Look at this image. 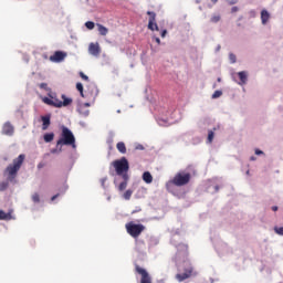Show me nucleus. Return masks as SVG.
I'll use <instances>...</instances> for the list:
<instances>
[{
	"label": "nucleus",
	"instance_id": "obj_1",
	"mask_svg": "<svg viewBox=\"0 0 283 283\" xmlns=\"http://www.w3.org/2000/svg\"><path fill=\"white\" fill-rule=\"evenodd\" d=\"M113 167L116 171L114 185L118 191H125L129 182V161L127 160V158L122 157L119 160H115L113 163Z\"/></svg>",
	"mask_w": 283,
	"mask_h": 283
},
{
	"label": "nucleus",
	"instance_id": "obj_2",
	"mask_svg": "<svg viewBox=\"0 0 283 283\" xmlns=\"http://www.w3.org/2000/svg\"><path fill=\"white\" fill-rule=\"evenodd\" d=\"M72 147L74 151H76V137H74V133L71 132L66 126H62V133L56 142V147Z\"/></svg>",
	"mask_w": 283,
	"mask_h": 283
},
{
	"label": "nucleus",
	"instance_id": "obj_3",
	"mask_svg": "<svg viewBox=\"0 0 283 283\" xmlns=\"http://www.w3.org/2000/svg\"><path fill=\"white\" fill-rule=\"evenodd\" d=\"M23 160H25V155H19L13 159V163L4 169V176L9 182H14V178H17V174H19L21 169Z\"/></svg>",
	"mask_w": 283,
	"mask_h": 283
},
{
	"label": "nucleus",
	"instance_id": "obj_4",
	"mask_svg": "<svg viewBox=\"0 0 283 283\" xmlns=\"http://www.w3.org/2000/svg\"><path fill=\"white\" fill-rule=\"evenodd\" d=\"M191 180V174L185 172V171H179L175 175V177L169 180L166 184V189L168 191H171V187H185V185H189V181Z\"/></svg>",
	"mask_w": 283,
	"mask_h": 283
},
{
	"label": "nucleus",
	"instance_id": "obj_5",
	"mask_svg": "<svg viewBox=\"0 0 283 283\" xmlns=\"http://www.w3.org/2000/svg\"><path fill=\"white\" fill-rule=\"evenodd\" d=\"M62 99L56 98L54 93H49V97L42 98L45 105H51L52 107H67V105H72V98L66 97L65 94H62Z\"/></svg>",
	"mask_w": 283,
	"mask_h": 283
},
{
	"label": "nucleus",
	"instance_id": "obj_6",
	"mask_svg": "<svg viewBox=\"0 0 283 283\" xmlns=\"http://www.w3.org/2000/svg\"><path fill=\"white\" fill-rule=\"evenodd\" d=\"M157 123L160 127H167L169 125H174V123H178V119H176V112L169 113L163 108L157 117Z\"/></svg>",
	"mask_w": 283,
	"mask_h": 283
},
{
	"label": "nucleus",
	"instance_id": "obj_7",
	"mask_svg": "<svg viewBox=\"0 0 283 283\" xmlns=\"http://www.w3.org/2000/svg\"><path fill=\"white\" fill-rule=\"evenodd\" d=\"M126 231L128 234L132 235V238H138L140 233L145 231V226L142 223H134V221H130L126 223Z\"/></svg>",
	"mask_w": 283,
	"mask_h": 283
},
{
	"label": "nucleus",
	"instance_id": "obj_8",
	"mask_svg": "<svg viewBox=\"0 0 283 283\" xmlns=\"http://www.w3.org/2000/svg\"><path fill=\"white\" fill-rule=\"evenodd\" d=\"M147 14H149V20H148V30H151V32L156 31L158 32V23H156V12L148 11Z\"/></svg>",
	"mask_w": 283,
	"mask_h": 283
},
{
	"label": "nucleus",
	"instance_id": "obj_9",
	"mask_svg": "<svg viewBox=\"0 0 283 283\" xmlns=\"http://www.w3.org/2000/svg\"><path fill=\"white\" fill-rule=\"evenodd\" d=\"M66 56H67V53L63 51H56L53 55L50 56V61L52 63H63Z\"/></svg>",
	"mask_w": 283,
	"mask_h": 283
},
{
	"label": "nucleus",
	"instance_id": "obj_10",
	"mask_svg": "<svg viewBox=\"0 0 283 283\" xmlns=\"http://www.w3.org/2000/svg\"><path fill=\"white\" fill-rule=\"evenodd\" d=\"M137 273H139V275H142V281L140 283H151V276H149V273L147 272V270L137 266L136 268Z\"/></svg>",
	"mask_w": 283,
	"mask_h": 283
},
{
	"label": "nucleus",
	"instance_id": "obj_11",
	"mask_svg": "<svg viewBox=\"0 0 283 283\" xmlns=\"http://www.w3.org/2000/svg\"><path fill=\"white\" fill-rule=\"evenodd\" d=\"M191 273H193V268L189 265L188 269L185 270V273L176 275V280H178V282H185V280H189Z\"/></svg>",
	"mask_w": 283,
	"mask_h": 283
},
{
	"label": "nucleus",
	"instance_id": "obj_12",
	"mask_svg": "<svg viewBox=\"0 0 283 283\" xmlns=\"http://www.w3.org/2000/svg\"><path fill=\"white\" fill-rule=\"evenodd\" d=\"M88 54L92 56H99L101 55V46L98 43H91L88 45Z\"/></svg>",
	"mask_w": 283,
	"mask_h": 283
},
{
	"label": "nucleus",
	"instance_id": "obj_13",
	"mask_svg": "<svg viewBox=\"0 0 283 283\" xmlns=\"http://www.w3.org/2000/svg\"><path fill=\"white\" fill-rule=\"evenodd\" d=\"M216 251L220 255H224L226 253H229V247L224 242H219L214 245Z\"/></svg>",
	"mask_w": 283,
	"mask_h": 283
},
{
	"label": "nucleus",
	"instance_id": "obj_14",
	"mask_svg": "<svg viewBox=\"0 0 283 283\" xmlns=\"http://www.w3.org/2000/svg\"><path fill=\"white\" fill-rule=\"evenodd\" d=\"M2 134L4 136H12V134H14V126H12L10 122L4 123L2 126Z\"/></svg>",
	"mask_w": 283,
	"mask_h": 283
},
{
	"label": "nucleus",
	"instance_id": "obj_15",
	"mask_svg": "<svg viewBox=\"0 0 283 283\" xmlns=\"http://www.w3.org/2000/svg\"><path fill=\"white\" fill-rule=\"evenodd\" d=\"M238 76L240 81L238 82V85H247V82L249 81V75L245 71H241L238 73Z\"/></svg>",
	"mask_w": 283,
	"mask_h": 283
},
{
	"label": "nucleus",
	"instance_id": "obj_16",
	"mask_svg": "<svg viewBox=\"0 0 283 283\" xmlns=\"http://www.w3.org/2000/svg\"><path fill=\"white\" fill-rule=\"evenodd\" d=\"M269 19H271V13L266 11V9H263L261 11V23L262 25H266L269 23Z\"/></svg>",
	"mask_w": 283,
	"mask_h": 283
},
{
	"label": "nucleus",
	"instance_id": "obj_17",
	"mask_svg": "<svg viewBox=\"0 0 283 283\" xmlns=\"http://www.w3.org/2000/svg\"><path fill=\"white\" fill-rule=\"evenodd\" d=\"M76 112L82 118H87V116H90V111L88 108H85V106L77 105Z\"/></svg>",
	"mask_w": 283,
	"mask_h": 283
},
{
	"label": "nucleus",
	"instance_id": "obj_18",
	"mask_svg": "<svg viewBox=\"0 0 283 283\" xmlns=\"http://www.w3.org/2000/svg\"><path fill=\"white\" fill-rule=\"evenodd\" d=\"M143 180L144 182H146V185H151V182H154V177L151 176V172L145 171L143 174Z\"/></svg>",
	"mask_w": 283,
	"mask_h": 283
},
{
	"label": "nucleus",
	"instance_id": "obj_19",
	"mask_svg": "<svg viewBox=\"0 0 283 283\" xmlns=\"http://www.w3.org/2000/svg\"><path fill=\"white\" fill-rule=\"evenodd\" d=\"M42 129L45 130L48 127H50V115L42 116Z\"/></svg>",
	"mask_w": 283,
	"mask_h": 283
},
{
	"label": "nucleus",
	"instance_id": "obj_20",
	"mask_svg": "<svg viewBox=\"0 0 283 283\" xmlns=\"http://www.w3.org/2000/svg\"><path fill=\"white\" fill-rule=\"evenodd\" d=\"M97 30L102 36H107V32H109V30L103 24H97Z\"/></svg>",
	"mask_w": 283,
	"mask_h": 283
},
{
	"label": "nucleus",
	"instance_id": "obj_21",
	"mask_svg": "<svg viewBox=\"0 0 283 283\" xmlns=\"http://www.w3.org/2000/svg\"><path fill=\"white\" fill-rule=\"evenodd\" d=\"M0 220H12V213L0 210Z\"/></svg>",
	"mask_w": 283,
	"mask_h": 283
},
{
	"label": "nucleus",
	"instance_id": "obj_22",
	"mask_svg": "<svg viewBox=\"0 0 283 283\" xmlns=\"http://www.w3.org/2000/svg\"><path fill=\"white\" fill-rule=\"evenodd\" d=\"M117 150L119 151V154H127V147L125 146V143H117Z\"/></svg>",
	"mask_w": 283,
	"mask_h": 283
},
{
	"label": "nucleus",
	"instance_id": "obj_23",
	"mask_svg": "<svg viewBox=\"0 0 283 283\" xmlns=\"http://www.w3.org/2000/svg\"><path fill=\"white\" fill-rule=\"evenodd\" d=\"M177 247V251H178V255H180V253H187V244H178Z\"/></svg>",
	"mask_w": 283,
	"mask_h": 283
},
{
	"label": "nucleus",
	"instance_id": "obj_24",
	"mask_svg": "<svg viewBox=\"0 0 283 283\" xmlns=\"http://www.w3.org/2000/svg\"><path fill=\"white\" fill-rule=\"evenodd\" d=\"M52 140H54V133H48L44 135L45 143H52Z\"/></svg>",
	"mask_w": 283,
	"mask_h": 283
},
{
	"label": "nucleus",
	"instance_id": "obj_25",
	"mask_svg": "<svg viewBox=\"0 0 283 283\" xmlns=\"http://www.w3.org/2000/svg\"><path fill=\"white\" fill-rule=\"evenodd\" d=\"M132 193H134L133 190L128 189L123 193L124 200H130L132 199Z\"/></svg>",
	"mask_w": 283,
	"mask_h": 283
},
{
	"label": "nucleus",
	"instance_id": "obj_26",
	"mask_svg": "<svg viewBox=\"0 0 283 283\" xmlns=\"http://www.w3.org/2000/svg\"><path fill=\"white\" fill-rule=\"evenodd\" d=\"M76 90L77 92H80L82 97H85V95L83 94V84L81 82L76 83Z\"/></svg>",
	"mask_w": 283,
	"mask_h": 283
},
{
	"label": "nucleus",
	"instance_id": "obj_27",
	"mask_svg": "<svg viewBox=\"0 0 283 283\" xmlns=\"http://www.w3.org/2000/svg\"><path fill=\"white\" fill-rule=\"evenodd\" d=\"M40 90H45V92H52V90L50 87H48V83H41L39 85Z\"/></svg>",
	"mask_w": 283,
	"mask_h": 283
},
{
	"label": "nucleus",
	"instance_id": "obj_28",
	"mask_svg": "<svg viewBox=\"0 0 283 283\" xmlns=\"http://www.w3.org/2000/svg\"><path fill=\"white\" fill-rule=\"evenodd\" d=\"M85 28H87V30H94L95 23L92 21H87L85 22Z\"/></svg>",
	"mask_w": 283,
	"mask_h": 283
},
{
	"label": "nucleus",
	"instance_id": "obj_29",
	"mask_svg": "<svg viewBox=\"0 0 283 283\" xmlns=\"http://www.w3.org/2000/svg\"><path fill=\"white\" fill-rule=\"evenodd\" d=\"M213 136H214L213 130H209V133H208V143L209 144L213 143Z\"/></svg>",
	"mask_w": 283,
	"mask_h": 283
},
{
	"label": "nucleus",
	"instance_id": "obj_30",
	"mask_svg": "<svg viewBox=\"0 0 283 283\" xmlns=\"http://www.w3.org/2000/svg\"><path fill=\"white\" fill-rule=\"evenodd\" d=\"M63 151V146L51 149V154H61Z\"/></svg>",
	"mask_w": 283,
	"mask_h": 283
},
{
	"label": "nucleus",
	"instance_id": "obj_31",
	"mask_svg": "<svg viewBox=\"0 0 283 283\" xmlns=\"http://www.w3.org/2000/svg\"><path fill=\"white\" fill-rule=\"evenodd\" d=\"M8 189V181L0 182V191H6Z\"/></svg>",
	"mask_w": 283,
	"mask_h": 283
},
{
	"label": "nucleus",
	"instance_id": "obj_32",
	"mask_svg": "<svg viewBox=\"0 0 283 283\" xmlns=\"http://www.w3.org/2000/svg\"><path fill=\"white\" fill-rule=\"evenodd\" d=\"M220 96H222V91H216V92L212 94L211 98H220Z\"/></svg>",
	"mask_w": 283,
	"mask_h": 283
},
{
	"label": "nucleus",
	"instance_id": "obj_33",
	"mask_svg": "<svg viewBox=\"0 0 283 283\" xmlns=\"http://www.w3.org/2000/svg\"><path fill=\"white\" fill-rule=\"evenodd\" d=\"M274 231L277 233V235H283V227H275Z\"/></svg>",
	"mask_w": 283,
	"mask_h": 283
},
{
	"label": "nucleus",
	"instance_id": "obj_34",
	"mask_svg": "<svg viewBox=\"0 0 283 283\" xmlns=\"http://www.w3.org/2000/svg\"><path fill=\"white\" fill-rule=\"evenodd\" d=\"M210 21L211 23H218V21H220V15H213Z\"/></svg>",
	"mask_w": 283,
	"mask_h": 283
},
{
	"label": "nucleus",
	"instance_id": "obj_35",
	"mask_svg": "<svg viewBox=\"0 0 283 283\" xmlns=\"http://www.w3.org/2000/svg\"><path fill=\"white\" fill-rule=\"evenodd\" d=\"M229 59H230V63H235V61H237L235 54H233V53L229 54Z\"/></svg>",
	"mask_w": 283,
	"mask_h": 283
},
{
	"label": "nucleus",
	"instance_id": "obj_36",
	"mask_svg": "<svg viewBox=\"0 0 283 283\" xmlns=\"http://www.w3.org/2000/svg\"><path fill=\"white\" fill-rule=\"evenodd\" d=\"M32 200H33V202H40V197H39V193H34L33 196H32Z\"/></svg>",
	"mask_w": 283,
	"mask_h": 283
},
{
	"label": "nucleus",
	"instance_id": "obj_37",
	"mask_svg": "<svg viewBox=\"0 0 283 283\" xmlns=\"http://www.w3.org/2000/svg\"><path fill=\"white\" fill-rule=\"evenodd\" d=\"M80 76L81 78H83V81H90V77L87 75H85V73L80 72Z\"/></svg>",
	"mask_w": 283,
	"mask_h": 283
},
{
	"label": "nucleus",
	"instance_id": "obj_38",
	"mask_svg": "<svg viewBox=\"0 0 283 283\" xmlns=\"http://www.w3.org/2000/svg\"><path fill=\"white\" fill-rule=\"evenodd\" d=\"M254 153H255L256 156H264V151H262V150H260L258 148L255 149Z\"/></svg>",
	"mask_w": 283,
	"mask_h": 283
},
{
	"label": "nucleus",
	"instance_id": "obj_39",
	"mask_svg": "<svg viewBox=\"0 0 283 283\" xmlns=\"http://www.w3.org/2000/svg\"><path fill=\"white\" fill-rule=\"evenodd\" d=\"M160 36L163 39H165V36H167V30L166 29L161 30Z\"/></svg>",
	"mask_w": 283,
	"mask_h": 283
},
{
	"label": "nucleus",
	"instance_id": "obj_40",
	"mask_svg": "<svg viewBox=\"0 0 283 283\" xmlns=\"http://www.w3.org/2000/svg\"><path fill=\"white\" fill-rule=\"evenodd\" d=\"M105 182H107V177L101 179L102 187H105Z\"/></svg>",
	"mask_w": 283,
	"mask_h": 283
},
{
	"label": "nucleus",
	"instance_id": "obj_41",
	"mask_svg": "<svg viewBox=\"0 0 283 283\" xmlns=\"http://www.w3.org/2000/svg\"><path fill=\"white\" fill-rule=\"evenodd\" d=\"M80 106H84L86 109H87V107H90V103H84V104H78Z\"/></svg>",
	"mask_w": 283,
	"mask_h": 283
},
{
	"label": "nucleus",
	"instance_id": "obj_42",
	"mask_svg": "<svg viewBox=\"0 0 283 283\" xmlns=\"http://www.w3.org/2000/svg\"><path fill=\"white\" fill-rule=\"evenodd\" d=\"M154 40L156 41V43H157L158 45H160V38H154Z\"/></svg>",
	"mask_w": 283,
	"mask_h": 283
},
{
	"label": "nucleus",
	"instance_id": "obj_43",
	"mask_svg": "<svg viewBox=\"0 0 283 283\" xmlns=\"http://www.w3.org/2000/svg\"><path fill=\"white\" fill-rule=\"evenodd\" d=\"M231 12H238V7H232Z\"/></svg>",
	"mask_w": 283,
	"mask_h": 283
},
{
	"label": "nucleus",
	"instance_id": "obj_44",
	"mask_svg": "<svg viewBox=\"0 0 283 283\" xmlns=\"http://www.w3.org/2000/svg\"><path fill=\"white\" fill-rule=\"evenodd\" d=\"M59 196H60L59 193L55 195V196H53V197L51 198V201L54 202V199H55V198H59Z\"/></svg>",
	"mask_w": 283,
	"mask_h": 283
},
{
	"label": "nucleus",
	"instance_id": "obj_45",
	"mask_svg": "<svg viewBox=\"0 0 283 283\" xmlns=\"http://www.w3.org/2000/svg\"><path fill=\"white\" fill-rule=\"evenodd\" d=\"M94 90H95V94H98V88L96 87V85H93Z\"/></svg>",
	"mask_w": 283,
	"mask_h": 283
},
{
	"label": "nucleus",
	"instance_id": "obj_46",
	"mask_svg": "<svg viewBox=\"0 0 283 283\" xmlns=\"http://www.w3.org/2000/svg\"><path fill=\"white\" fill-rule=\"evenodd\" d=\"M38 169H43V164H39Z\"/></svg>",
	"mask_w": 283,
	"mask_h": 283
},
{
	"label": "nucleus",
	"instance_id": "obj_47",
	"mask_svg": "<svg viewBox=\"0 0 283 283\" xmlns=\"http://www.w3.org/2000/svg\"><path fill=\"white\" fill-rule=\"evenodd\" d=\"M272 211H277V206H273Z\"/></svg>",
	"mask_w": 283,
	"mask_h": 283
},
{
	"label": "nucleus",
	"instance_id": "obj_48",
	"mask_svg": "<svg viewBox=\"0 0 283 283\" xmlns=\"http://www.w3.org/2000/svg\"><path fill=\"white\" fill-rule=\"evenodd\" d=\"M221 49L220 44L217 45L216 52H218Z\"/></svg>",
	"mask_w": 283,
	"mask_h": 283
},
{
	"label": "nucleus",
	"instance_id": "obj_49",
	"mask_svg": "<svg viewBox=\"0 0 283 283\" xmlns=\"http://www.w3.org/2000/svg\"><path fill=\"white\" fill-rule=\"evenodd\" d=\"M250 160L254 161L256 158L254 156L250 157Z\"/></svg>",
	"mask_w": 283,
	"mask_h": 283
},
{
	"label": "nucleus",
	"instance_id": "obj_50",
	"mask_svg": "<svg viewBox=\"0 0 283 283\" xmlns=\"http://www.w3.org/2000/svg\"><path fill=\"white\" fill-rule=\"evenodd\" d=\"M219 187L218 186H214V191H219Z\"/></svg>",
	"mask_w": 283,
	"mask_h": 283
},
{
	"label": "nucleus",
	"instance_id": "obj_51",
	"mask_svg": "<svg viewBox=\"0 0 283 283\" xmlns=\"http://www.w3.org/2000/svg\"><path fill=\"white\" fill-rule=\"evenodd\" d=\"M230 3V6H233V3H237V1H231V2H229Z\"/></svg>",
	"mask_w": 283,
	"mask_h": 283
},
{
	"label": "nucleus",
	"instance_id": "obj_52",
	"mask_svg": "<svg viewBox=\"0 0 283 283\" xmlns=\"http://www.w3.org/2000/svg\"><path fill=\"white\" fill-rule=\"evenodd\" d=\"M212 1V3H218V0H211Z\"/></svg>",
	"mask_w": 283,
	"mask_h": 283
},
{
	"label": "nucleus",
	"instance_id": "obj_53",
	"mask_svg": "<svg viewBox=\"0 0 283 283\" xmlns=\"http://www.w3.org/2000/svg\"><path fill=\"white\" fill-rule=\"evenodd\" d=\"M222 81V78L218 77V83H220Z\"/></svg>",
	"mask_w": 283,
	"mask_h": 283
},
{
	"label": "nucleus",
	"instance_id": "obj_54",
	"mask_svg": "<svg viewBox=\"0 0 283 283\" xmlns=\"http://www.w3.org/2000/svg\"><path fill=\"white\" fill-rule=\"evenodd\" d=\"M137 149H143V146L137 147Z\"/></svg>",
	"mask_w": 283,
	"mask_h": 283
},
{
	"label": "nucleus",
	"instance_id": "obj_55",
	"mask_svg": "<svg viewBox=\"0 0 283 283\" xmlns=\"http://www.w3.org/2000/svg\"><path fill=\"white\" fill-rule=\"evenodd\" d=\"M80 124L85 125V123L81 122Z\"/></svg>",
	"mask_w": 283,
	"mask_h": 283
},
{
	"label": "nucleus",
	"instance_id": "obj_56",
	"mask_svg": "<svg viewBox=\"0 0 283 283\" xmlns=\"http://www.w3.org/2000/svg\"><path fill=\"white\" fill-rule=\"evenodd\" d=\"M171 243L174 244V239L171 240Z\"/></svg>",
	"mask_w": 283,
	"mask_h": 283
},
{
	"label": "nucleus",
	"instance_id": "obj_57",
	"mask_svg": "<svg viewBox=\"0 0 283 283\" xmlns=\"http://www.w3.org/2000/svg\"><path fill=\"white\" fill-rule=\"evenodd\" d=\"M187 265H189V262H186Z\"/></svg>",
	"mask_w": 283,
	"mask_h": 283
},
{
	"label": "nucleus",
	"instance_id": "obj_58",
	"mask_svg": "<svg viewBox=\"0 0 283 283\" xmlns=\"http://www.w3.org/2000/svg\"><path fill=\"white\" fill-rule=\"evenodd\" d=\"M247 174L249 175V170L247 171Z\"/></svg>",
	"mask_w": 283,
	"mask_h": 283
}]
</instances>
